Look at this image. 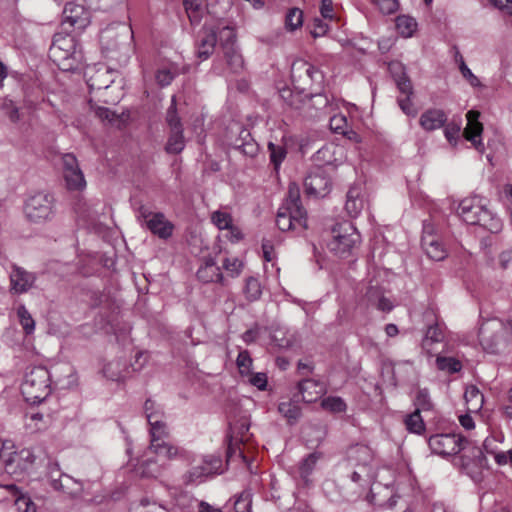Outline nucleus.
Masks as SVG:
<instances>
[{
  "instance_id": "nucleus-48",
  "label": "nucleus",
  "mask_w": 512,
  "mask_h": 512,
  "mask_svg": "<svg viewBox=\"0 0 512 512\" xmlns=\"http://www.w3.org/2000/svg\"><path fill=\"white\" fill-rule=\"evenodd\" d=\"M216 35L222 50L226 49L227 46H235L236 33L232 27L224 26L218 31V33H216Z\"/></svg>"
},
{
  "instance_id": "nucleus-59",
  "label": "nucleus",
  "mask_w": 512,
  "mask_h": 512,
  "mask_svg": "<svg viewBox=\"0 0 512 512\" xmlns=\"http://www.w3.org/2000/svg\"><path fill=\"white\" fill-rule=\"evenodd\" d=\"M176 73L168 67H163L157 70L155 74L156 82L161 87L170 85L175 78Z\"/></svg>"
},
{
  "instance_id": "nucleus-60",
  "label": "nucleus",
  "mask_w": 512,
  "mask_h": 512,
  "mask_svg": "<svg viewBox=\"0 0 512 512\" xmlns=\"http://www.w3.org/2000/svg\"><path fill=\"white\" fill-rule=\"evenodd\" d=\"M415 405L417 407L416 409H419V411H427L432 408L430 395L426 389H420L417 391L415 396Z\"/></svg>"
},
{
  "instance_id": "nucleus-39",
  "label": "nucleus",
  "mask_w": 512,
  "mask_h": 512,
  "mask_svg": "<svg viewBox=\"0 0 512 512\" xmlns=\"http://www.w3.org/2000/svg\"><path fill=\"white\" fill-rule=\"evenodd\" d=\"M436 366L439 370L453 374L462 369L461 362L454 357L437 356Z\"/></svg>"
},
{
  "instance_id": "nucleus-11",
  "label": "nucleus",
  "mask_w": 512,
  "mask_h": 512,
  "mask_svg": "<svg viewBox=\"0 0 512 512\" xmlns=\"http://www.w3.org/2000/svg\"><path fill=\"white\" fill-rule=\"evenodd\" d=\"M250 423L246 418H241L230 423L229 443L227 449V458L230 460L233 456H238L245 460L244 452L240 444L249 440Z\"/></svg>"
},
{
  "instance_id": "nucleus-9",
  "label": "nucleus",
  "mask_w": 512,
  "mask_h": 512,
  "mask_svg": "<svg viewBox=\"0 0 512 512\" xmlns=\"http://www.w3.org/2000/svg\"><path fill=\"white\" fill-rule=\"evenodd\" d=\"M291 79L296 88L305 90L312 84H321L323 73L309 62L297 59L291 65Z\"/></svg>"
},
{
  "instance_id": "nucleus-62",
  "label": "nucleus",
  "mask_w": 512,
  "mask_h": 512,
  "mask_svg": "<svg viewBox=\"0 0 512 512\" xmlns=\"http://www.w3.org/2000/svg\"><path fill=\"white\" fill-rule=\"evenodd\" d=\"M120 362L119 361H113L108 363L103 368V373L105 377L108 379H111L113 381H118L122 378V370L120 369Z\"/></svg>"
},
{
  "instance_id": "nucleus-27",
  "label": "nucleus",
  "mask_w": 512,
  "mask_h": 512,
  "mask_svg": "<svg viewBox=\"0 0 512 512\" xmlns=\"http://www.w3.org/2000/svg\"><path fill=\"white\" fill-rule=\"evenodd\" d=\"M148 451L154 453L159 457H164L168 460H174L178 457H181L184 453L183 449L166 440L161 441L158 444H150L148 447Z\"/></svg>"
},
{
  "instance_id": "nucleus-7",
  "label": "nucleus",
  "mask_w": 512,
  "mask_h": 512,
  "mask_svg": "<svg viewBox=\"0 0 512 512\" xmlns=\"http://www.w3.org/2000/svg\"><path fill=\"white\" fill-rule=\"evenodd\" d=\"M24 211L32 222L47 220L54 215V198L50 194L38 193L26 201Z\"/></svg>"
},
{
  "instance_id": "nucleus-63",
  "label": "nucleus",
  "mask_w": 512,
  "mask_h": 512,
  "mask_svg": "<svg viewBox=\"0 0 512 512\" xmlns=\"http://www.w3.org/2000/svg\"><path fill=\"white\" fill-rule=\"evenodd\" d=\"M198 503L199 501L193 497L188 492H181L177 497L175 498V504L181 508L182 510H188L193 507L194 503Z\"/></svg>"
},
{
  "instance_id": "nucleus-6",
  "label": "nucleus",
  "mask_w": 512,
  "mask_h": 512,
  "mask_svg": "<svg viewBox=\"0 0 512 512\" xmlns=\"http://www.w3.org/2000/svg\"><path fill=\"white\" fill-rule=\"evenodd\" d=\"M48 480L50 486L58 492L72 498H83L85 494L84 484L70 475L63 473L57 463L48 466Z\"/></svg>"
},
{
  "instance_id": "nucleus-20",
  "label": "nucleus",
  "mask_w": 512,
  "mask_h": 512,
  "mask_svg": "<svg viewBox=\"0 0 512 512\" xmlns=\"http://www.w3.org/2000/svg\"><path fill=\"white\" fill-rule=\"evenodd\" d=\"M448 120L446 112L439 108H429L425 110L420 118L419 125L427 132L442 128Z\"/></svg>"
},
{
  "instance_id": "nucleus-16",
  "label": "nucleus",
  "mask_w": 512,
  "mask_h": 512,
  "mask_svg": "<svg viewBox=\"0 0 512 512\" xmlns=\"http://www.w3.org/2000/svg\"><path fill=\"white\" fill-rule=\"evenodd\" d=\"M343 157V147L334 143H327L318 149L313 159L317 168L323 169L325 166H337L343 161Z\"/></svg>"
},
{
  "instance_id": "nucleus-31",
  "label": "nucleus",
  "mask_w": 512,
  "mask_h": 512,
  "mask_svg": "<svg viewBox=\"0 0 512 512\" xmlns=\"http://www.w3.org/2000/svg\"><path fill=\"white\" fill-rule=\"evenodd\" d=\"M360 194L358 187H351L347 192L345 209L351 217H357L364 207Z\"/></svg>"
},
{
  "instance_id": "nucleus-24",
  "label": "nucleus",
  "mask_w": 512,
  "mask_h": 512,
  "mask_svg": "<svg viewBox=\"0 0 512 512\" xmlns=\"http://www.w3.org/2000/svg\"><path fill=\"white\" fill-rule=\"evenodd\" d=\"M150 444H158L169 436V430L163 421V415L149 414Z\"/></svg>"
},
{
  "instance_id": "nucleus-44",
  "label": "nucleus",
  "mask_w": 512,
  "mask_h": 512,
  "mask_svg": "<svg viewBox=\"0 0 512 512\" xmlns=\"http://www.w3.org/2000/svg\"><path fill=\"white\" fill-rule=\"evenodd\" d=\"M17 316L25 333L28 335L32 334L35 330V321L25 305L22 304L18 306Z\"/></svg>"
},
{
  "instance_id": "nucleus-12",
  "label": "nucleus",
  "mask_w": 512,
  "mask_h": 512,
  "mask_svg": "<svg viewBox=\"0 0 512 512\" xmlns=\"http://www.w3.org/2000/svg\"><path fill=\"white\" fill-rule=\"evenodd\" d=\"M90 17V12L84 6L73 2L67 3L63 10L62 29L82 31L89 25Z\"/></svg>"
},
{
  "instance_id": "nucleus-2",
  "label": "nucleus",
  "mask_w": 512,
  "mask_h": 512,
  "mask_svg": "<svg viewBox=\"0 0 512 512\" xmlns=\"http://www.w3.org/2000/svg\"><path fill=\"white\" fill-rule=\"evenodd\" d=\"M458 215L467 224L480 225L491 233H498L503 227L500 217L492 212L479 196L463 199L458 206Z\"/></svg>"
},
{
  "instance_id": "nucleus-46",
  "label": "nucleus",
  "mask_w": 512,
  "mask_h": 512,
  "mask_svg": "<svg viewBox=\"0 0 512 512\" xmlns=\"http://www.w3.org/2000/svg\"><path fill=\"white\" fill-rule=\"evenodd\" d=\"M321 405L324 409L332 413L345 412L347 408L345 401L338 396H330L324 398L321 402Z\"/></svg>"
},
{
  "instance_id": "nucleus-55",
  "label": "nucleus",
  "mask_w": 512,
  "mask_h": 512,
  "mask_svg": "<svg viewBox=\"0 0 512 512\" xmlns=\"http://www.w3.org/2000/svg\"><path fill=\"white\" fill-rule=\"evenodd\" d=\"M212 223L217 226L220 230H225L231 227L232 217L229 213L222 211H215L211 215Z\"/></svg>"
},
{
  "instance_id": "nucleus-64",
  "label": "nucleus",
  "mask_w": 512,
  "mask_h": 512,
  "mask_svg": "<svg viewBox=\"0 0 512 512\" xmlns=\"http://www.w3.org/2000/svg\"><path fill=\"white\" fill-rule=\"evenodd\" d=\"M400 109L407 116L415 117L417 115V109L415 108L410 96H400L397 99Z\"/></svg>"
},
{
  "instance_id": "nucleus-53",
  "label": "nucleus",
  "mask_w": 512,
  "mask_h": 512,
  "mask_svg": "<svg viewBox=\"0 0 512 512\" xmlns=\"http://www.w3.org/2000/svg\"><path fill=\"white\" fill-rule=\"evenodd\" d=\"M279 95L288 106L296 110L302 109V99L299 94H294L289 88H284L280 90Z\"/></svg>"
},
{
  "instance_id": "nucleus-23",
  "label": "nucleus",
  "mask_w": 512,
  "mask_h": 512,
  "mask_svg": "<svg viewBox=\"0 0 512 512\" xmlns=\"http://www.w3.org/2000/svg\"><path fill=\"white\" fill-rule=\"evenodd\" d=\"M146 227L161 239H167L172 235L173 224L168 221L163 213H154L147 220Z\"/></svg>"
},
{
  "instance_id": "nucleus-26",
  "label": "nucleus",
  "mask_w": 512,
  "mask_h": 512,
  "mask_svg": "<svg viewBox=\"0 0 512 512\" xmlns=\"http://www.w3.org/2000/svg\"><path fill=\"white\" fill-rule=\"evenodd\" d=\"M421 245L427 256L435 261L446 257V250L441 242L433 235L422 236Z\"/></svg>"
},
{
  "instance_id": "nucleus-1",
  "label": "nucleus",
  "mask_w": 512,
  "mask_h": 512,
  "mask_svg": "<svg viewBox=\"0 0 512 512\" xmlns=\"http://www.w3.org/2000/svg\"><path fill=\"white\" fill-rule=\"evenodd\" d=\"M276 225L281 231L307 228V213L301 204L300 188L296 183L288 186L287 197L277 212Z\"/></svg>"
},
{
  "instance_id": "nucleus-17",
  "label": "nucleus",
  "mask_w": 512,
  "mask_h": 512,
  "mask_svg": "<svg viewBox=\"0 0 512 512\" xmlns=\"http://www.w3.org/2000/svg\"><path fill=\"white\" fill-rule=\"evenodd\" d=\"M35 281L36 275L34 273L28 272L17 265L12 266V271L10 272V286L11 291L15 294L28 292L33 287Z\"/></svg>"
},
{
  "instance_id": "nucleus-40",
  "label": "nucleus",
  "mask_w": 512,
  "mask_h": 512,
  "mask_svg": "<svg viewBox=\"0 0 512 512\" xmlns=\"http://www.w3.org/2000/svg\"><path fill=\"white\" fill-rule=\"evenodd\" d=\"M321 454L314 452L309 454L306 458H304L299 466L300 476L306 482L308 481V477L311 475L313 470L315 469L317 461L320 459Z\"/></svg>"
},
{
  "instance_id": "nucleus-3",
  "label": "nucleus",
  "mask_w": 512,
  "mask_h": 512,
  "mask_svg": "<svg viewBox=\"0 0 512 512\" xmlns=\"http://www.w3.org/2000/svg\"><path fill=\"white\" fill-rule=\"evenodd\" d=\"M327 249L339 258H347L360 245L361 236L350 221L334 224L325 238Z\"/></svg>"
},
{
  "instance_id": "nucleus-49",
  "label": "nucleus",
  "mask_w": 512,
  "mask_h": 512,
  "mask_svg": "<svg viewBox=\"0 0 512 512\" xmlns=\"http://www.w3.org/2000/svg\"><path fill=\"white\" fill-rule=\"evenodd\" d=\"M464 397L466 402L472 406L473 410L481 409L484 398L483 394L475 386L468 387L465 391Z\"/></svg>"
},
{
  "instance_id": "nucleus-33",
  "label": "nucleus",
  "mask_w": 512,
  "mask_h": 512,
  "mask_svg": "<svg viewBox=\"0 0 512 512\" xmlns=\"http://www.w3.org/2000/svg\"><path fill=\"white\" fill-rule=\"evenodd\" d=\"M226 64L232 73H239L243 68V58L236 46H227L223 50Z\"/></svg>"
},
{
  "instance_id": "nucleus-28",
  "label": "nucleus",
  "mask_w": 512,
  "mask_h": 512,
  "mask_svg": "<svg viewBox=\"0 0 512 512\" xmlns=\"http://www.w3.org/2000/svg\"><path fill=\"white\" fill-rule=\"evenodd\" d=\"M217 42V35L215 31L205 33L199 40L196 49V56L201 61L208 59L214 52Z\"/></svg>"
},
{
  "instance_id": "nucleus-41",
  "label": "nucleus",
  "mask_w": 512,
  "mask_h": 512,
  "mask_svg": "<svg viewBox=\"0 0 512 512\" xmlns=\"http://www.w3.org/2000/svg\"><path fill=\"white\" fill-rule=\"evenodd\" d=\"M303 25V12L299 8H291L285 16V28L288 31H295Z\"/></svg>"
},
{
  "instance_id": "nucleus-22",
  "label": "nucleus",
  "mask_w": 512,
  "mask_h": 512,
  "mask_svg": "<svg viewBox=\"0 0 512 512\" xmlns=\"http://www.w3.org/2000/svg\"><path fill=\"white\" fill-rule=\"evenodd\" d=\"M365 299L368 307L382 312H390L394 307L391 300L384 296L382 289L376 286H370L367 289Z\"/></svg>"
},
{
  "instance_id": "nucleus-5",
  "label": "nucleus",
  "mask_w": 512,
  "mask_h": 512,
  "mask_svg": "<svg viewBox=\"0 0 512 512\" xmlns=\"http://www.w3.org/2000/svg\"><path fill=\"white\" fill-rule=\"evenodd\" d=\"M21 393L29 403H40L51 393L50 374L43 366L32 367L21 383Z\"/></svg>"
},
{
  "instance_id": "nucleus-37",
  "label": "nucleus",
  "mask_w": 512,
  "mask_h": 512,
  "mask_svg": "<svg viewBox=\"0 0 512 512\" xmlns=\"http://www.w3.org/2000/svg\"><path fill=\"white\" fill-rule=\"evenodd\" d=\"M396 29L402 37L409 38L416 31L417 22L410 16L401 15L396 18Z\"/></svg>"
},
{
  "instance_id": "nucleus-4",
  "label": "nucleus",
  "mask_w": 512,
  "mask_h": 512,
  "mask_svg": "<svg viewBox=\"0 0 512 512\" xmlns=\"http://www.w3.org/2000/svg\"><path fill=\"white\" fill-rule=\"evenodd\" d=\"M49 58L63 71L76 69L81 53L77 51L75 38L68 33H56L49 49Z\"/></svg>"
},
{
  "instance_id": "nucleus-51",
  "label": "nucleus",
  "mask_w": 512,
  "mask_h": 512,
  "mask_svg": "<svg viewBox=\"0 0 512 512\" xmlns=\"http://www.w3.org/2000/svg\"><path fill=\"white\" fill-rule=\"evenodd\" d=\"M443 127L444 135L447 141L451 145L456 146L461 131V123L452 120L451 122H446V124Z\"/></svg>"
},
{
  "instance_id": "nucleus-45",
  "label": "nucleus",
  "mask_w": 512,
  "mask_h": 512,
  "mask_svg": "<svg viewBox=\"0 0 512 512\" xmlns=\"http://www.w3.org/2000/svg\"><path fill=\"white\" fill-rule=\"evenodd\" d=\"M244 293L249 301L258 300L262 294L260 282L255 277H248L245 282Z\"/></svg>"
},
{
  "instance_id": "nucleus-56",
  "label": "nucleus",
  "mask_w": 512,
  "mask_h": 512,
  "mask_svg": "<svg viewBox=\"0 0 512 512\" xmlns=\"http://www.w3.org/2000/svg\"><path fill=\"white\" fill-rule=\"evenodd\" d=\"M251 504V493L249 491H243L234 502V510L235 512H250Z\"/></svg>"
},
{
  "instance_id": "nucleus-38",
  "label": "nucleus",
  "mask_w": 512,
  "mask_h": 512,
  "mask_svg": "<svg viewBox=\"0 0 512 512\" xmlns=\"http://www.w3.org/2000/svg\"><path fill=\"white\" fill-rule=\"evenodd\" d=\"M185 147L183 129L171 130L165 150L170 154H178Z\"/></svg>"
},
{
  "instance_id": "nucleus-43",
  "label": "nucleus",
  "mask_w": 512,
  "mask_h": 512,
  "mask_svg": "<svg viewBox=\"0 0 512 512\" xmlns=\"http://www.w3.org/2000/svg\"><path fill=\"white\" fill-rule=\"evenodd\" d=\"M238 371L242 377H247L252 373L253 359L247 350H241L236 359Z\"/></svg>"
},
{
  "instance_id": "nucleus-18",
  "label": "nucleus",
  "mask_w": 512,
  "mask_h": 512,
  "mask_svg": "<svg viewBox=\"0 0 512 512\" xmlns=\"http://www.w3.org/2000/svg\"><path fill=\"white\" fill-rule=\"evenodd\" d=\"M197 278L203 283H221L224 285V277L221 268L213 257H205L197 270Z\"/></svg>"
},
{
  "instance_id": "nucleus-52",
  "label": "nucleus",
  "mask_w": 512,
  "mask_h": 512,
  "mask_svg": "<svg viewBox=\"0 0 512 512\" xmlns=\"http://www.w3.org/2000/svg\"><path fill=\"white\" fill-rule=\"evenodd\" d=\"M95 115L102 121H106L109 124L119 125L121 118L118 114L107 107H96L94 109Z\"/></svg>"
},
{
  "instance_id": "nucleus-36",
  "label": "nucleus",
  "mask_w": 512,
  "mask_h": 512,
  "mask_svg": "<svg viewBox=\"0 0 512 512\" xmlns=\"http://www.w3.org/2000/svg\"><path fill=\"white\" fill-rule=\"evenodd\" d=\"M404 424L406 429L411 433L420 435L425 431V423L419 409H416L411 414L406 415L404 418Z\"/></svg>"
},
{
  "instance_id": "nucleus-50",
  "label": "nucleus",
  "mask_w": 512,
  "mask_h": 512,
  "mask_svg": "<svg viewBox=\"0 0 512 512\" xmlns=\"http://www.w3.org/2000/svg\"><path fill=\"white\" fill-rule=\"evenodd\" d=\"M166 122L171 130L182 129L181 120L177 113L176 96L173 95L171 98V104L167 109Z\"/></svg>"
},
{
  "instance_id": "nucleus-29",
  "label": "nucleus",
  "mask_w": 512,
  "mask_h": 512,
  "mask_svg": "<svg viewBox=\"0 0 512 512\" xmlns=\"http://www.w3.org/2000/svg\"><path fill=\"white\" fill-rule=\"evenodd\" d=\"M390 69L393 72L396 85L403 94V96H411L413 94V87L410 79L404 72V68L400 63L390 64Z\"/></svg>"
},
{
  "instance_id": "nucleus-32",
  "label": "nucleus",
  "mask_w": 512,
  "mask_h": 512,
  "mask_svg": "<svg viewBox=\"0 0 512 512\" xmlns=\"http://www.w3.org/2000/svg\"><path fill=\"white\" fill-rule=\"evenodd\" d=\"M163 465L159 464L154 458L141 460L137 465L136 471L141 477L155 478L161 474Z\"/></svg>"
},
{
  "instance_id": "nucleus-25",
  "label": "nucleus",
  "mask_w": 512,
  "mask_h": 512,
  "mask_svg": "<svg viewBox=\"0 0 512 512\" xmlns=\"http://www.w3.org/2000/svg\"><path fill=\"white\" fill-rule=\"evenodd\" d=\"M234 147L244 155L254 157L258 154L259 145L247 129H242L234 141Z\"/></svg>"
},
{
  "instance_id": "nucleus-19",
  "label": "nucleus",
  "mask_w": 512,
  "mask_h": 512,
  "mask_svg": "<svg viewBox=\"0 0 512 512\" xmlns=\"http://www.w3.org/2000/svg\"><path fill=\"white\" fill-rule=\"evenodd\" d=\"M467 126L464 129L465 138L472 142L478 151H483L484 145L481 140V133L483 130L482 124L478 121L479 113L473 110L468 111Z\"/></svg>"
},
{
  "instance_id": "nucleus-57",
  "label": "nucleus",
  "mask_w": 512,
  "mask_h": 512,
  "mask_svg": "<svg viewBox=\"0 0 512 512\" xmlns=\"http://www.w3.org/2000/svg\"><path fill=\"white\" fill-rule=\"evenodd\" d=\"M328 104L329 100L325 94L315 93L311 95L307 102H302V108L304 106H308L314 107L316 110L321 111L322 109H325L328 106Z\"/></svg>"
},
{
  "instance_id": "nucleus-15",
  "label": "nucleus",
  "mask_w": 512,
  "mask_h": 512,
  "mask_svg": "<svg viewBox=\"0 0 512 512\" xmlns=\"http://www.w3.org/2000/svg\"><path fill=\"white\" fill-rule=\"evenodd\" d=\"M221 467L219 458L209 456L203 459L199 465L193 466L185 475V484H197L203 482L208 476L218 473Z\"/></svg>"
},
{
  "instance_id": "nucleus-13",
  "label": "nucleus",
  "mask_w": 512,
  "mask_h": 512,
  "mask_svg": "<svg viewBox=\"0 0 512 512\" xmlns=\"http://www.w3.org/2000/svg\"><path fill=\"white\" fill-rule=\"evenodd\" d=\"M63 177L69 190H83L86 181L76 157L72 153L62 156Z\"/></svg>"
},
{
  "instance_id": "nucleus-8",
  "label": "nucleus",
  "mask_w": 512,
  "mask_h": 512,
  "mask_svg": "<svg viewBox=\"0 0 512 512\" xmlns=\"http://www.w3.org/2000/svg\"><path fill=\"white\" fill-rule=\"evenodd\" d=\"M429 447L434 454L450 456L465 449L467 439L455 433L432 435L428 440Z\"/></svg>"
},
{
  "instance_id": "nucleus-35",
  "label": "nucleus",
  "mask_w": 512,
  "mask_h": 512,
  "mask_svg": "<svg viewBox=\"0 0 512 512\" xmlns=\"http://www.w3.org/2000/svg\"><path fill=\"white\" fill-rule=\"evenodd\" d=\"M444 337V328L439 323L430 325L426 330L424 339L422 341V346L424 349L430 350V346L433 343L442 342Z\"/></svg>"
},
{
  "instance_id": "nucleus-42",
  "label": "nucleus",
  "mask_w": 512,
  "mask_h": 512,
  "mask_svg": "<svg viewBox=\"0 0 512 512\" xmlns=\"http://www.w3.org/2000/svg\"><path fill=\"white\" fill-rule=\"evenodd\" d=\"M278 411L280 414H282L290 423H293L298 420V418L301 415V409L299 406L292 402V401H286L281 402L278 405Z\"/></svg>"
},
{
  "instance_id": "nucleus-14",
  "label": "nucleus",
  "mask_w": 512,
  "mask_h": 512,
  "mask_svg": "<svg viewBox=\"0 0 512 512\" xmlns=\"http://www.w3.org/2000/svg\"><path fill=\"white\" fill-rule=\"evenodd\" d=\"M331 179L321 168L312 170L304 180L305 192L308 196L325 197L331 190Z\"/></svg>"
},
{
  "instance_id": "nucleus-10",
  "label": "nucleus",
  "mask_w": 512,
  "mask_h": 512,
  "mask_svg": "<svg viewBox=\"0 0 512 512\" xmlns=\"http://www.w3.org/2000/svg\"><path fill=\"white\" fill-rule=\"evenodd\" d=\"M133 37L131 27L123 23H117L107 26L100 33V43L102 49L107 52L120 49L127 44Z\"/></svg>"
},
{
  "instance_id": "nucleus-47",
  "label": "nucleus",
  "mask_w": 512,
  "mask_h": 512,
  "mask_svg": "<svg viewBox=\"0 0 512 512\" xmlns=\"http://www.w3.org/2000/svg\"><path fill=\"white\" fill-rule=\"evenodd\" d=\"M185 11L192 24H198L202 17L201 4L198 0H184Z\"/></svg>"
},
{
  "instance_id": "nucleus-21",
  "label": "nucleus",
  "mask_w": 512,
  "mask_h": 512,
  "mask_svg": "<svg viewBox=\"0 0 512 512\" xmlns=\"http://www.w3.org/2000/svg\"><path fill=\"white\" fill-rule=\"evenodd\" d=\"M298 390L306 403L316 402L326 392L323 382L314 379H304L298 384Z\"/></svg>"
},
{
  "instance_id": "nucleus-34",
  "label": "nucleus",
  "mask_w": 512,
  "mask_h": 512,
  "mask_svg": "<svg viewBox=\"0 0 512 512\" xmlns=\"http://www.w3.org/2000/svg\"><path fill=\"white\" fill-rule=\"evenodd\" d=\"M267 147L269 151L270 162L273 165L275 171H278L287 156V148L282 143H273L271 141L268 143Z\"/></svg>"
},
{
  "instance_id": "nucleus-54",
  "label": "nucleus",
  "mask_w": 512,
  "mask_h": 512,
  "mask_svg": "<svg viewBox=\"0 0 512 512\" xmlns=\"http://www.w3.org/2000/svg\"><path fill=\"white\" fill-rule=\"evenodd\" d=\"M222 265L231 277L239 276L243 268L242 261H240L237 257L225 258Z\"/></svg>"
},
{
  "instance_id": "nucleus-61",
  "label": "nucleus",
  "mask_w": 512,
  "mask_h": 512,
  "mask_svg": "<svg viewBox=\"0 0 512 512\" xmlns=\"http://www.w3.org/2000/svg\"><path fill=\"white\" fill-rule=\"evenodd\" d=\"M502 442V437H487L483 442V448L487 454H490L493 456L494 460L496 461V455L497 454H505L504 451H499L497 447V443Z\"/></svg>"
},
{
  "instance_id": "nucleus-58",
  "label": "nucleus",
  "mask_w": 512,
  "mask_h": 512,
  "mask_svg": "<svg viewBox=\"0 0 512 512\" xmlns=\"http://www.w3.org/2000/svg\"><path fill=\"white\" fill-rule=\"evenodd\" d=\"M14 506L18 512H36V505L27 495L20 494L17 496Z\"/></svg>"
},
{
  "instance_id": "nucleus-30",
  "label": "nucleus",
  "mask_w": 512,
  "mask_h": 512,
  "mask_svg": "<svg viewBox=\"0 0 512 512\" xmlns=\"http://www.w3.org/2000/svg\"><path fill=\"white\" fill-rule=\"evenodd\" d=\"M14 446L10 443L0 452V473L13 474L16 472L14 463L18 460V454L13 450Z\"/></svg>"
}]
</instances>
